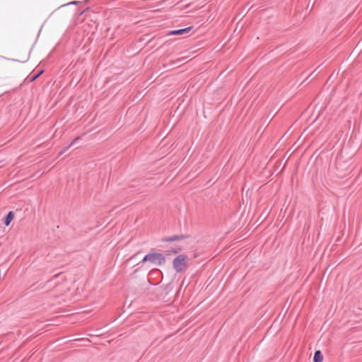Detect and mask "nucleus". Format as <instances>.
I'll use <instances>...</instances> for the list:
<instances>
[{
  "instance_id": "f257e3e1",
  "label": "nucleus",
  "mask_w": 362,
  "mask_h": 362,
  "mask_svg": "<svg viewBox=\"0 0 362 362\" xmlns=\"http://www.w3.org/2000/svg\"><path fill=\"white\" fill-rule=\"evenodd\" d=\"M148 262L151 264L160 266L165 263V257L162 253L157 252H150L149 253L146 255L142 259V260L140 262H139L136 265H144L145 263Z\"/></svg>"
},
{
  "instance_id": "f03ea898",
  "label": "nucleus",
  "mask_w": 362,
  "mask_h": 362,
  "mask_svg": "<svg viewBox=\"0 0 362 362\" xmlns=\"http://www.w3.org/2000/svg\"><path fill=\"white\" fill-rule=\"evenodd\" d=\"M188 261L187 255L181 254L174 258L173 261V267L177 273H180L183 270V268L187 267Z\"/></svg>"
},
{
  "instance_id": "7ed1b4c3",
  "label": "nucleus",
  "mask_w": 362,
  "mask_h": 362,
  "mask_svg": "<svg viewBox=\"0 0 362 362\" xmlns=\"http://www.w3.org/2000/svg\"><path fill=\"white\" fill-rule=\"evenodd\" d=\"M191 235L189 234H180V235H173L168 237H164L161 239L162 242L170 243L174 241L182 240L184 239H187L190 238Z\"/></svg>"
},
{
  "instance_id": "20e7f679",
  "label": "nucleus",
  "mask_w": 362,
  "mask_h": 362,
  "mask_svg": "<svg viewBox=\"0 0 362 362\" xmlns=\"http://www.w3.org/2000/svg\"><path fill=\"white\" fill-rule=\"evenodd\" d=\"M68 290L65 283H59L56 284L52 289V291L54 293L56 296L63 295Z\"/></svg>"
},
{
  "instance_id": "39448f33",
  "label": "nucleus",
  "mask_w": 362,
  "mask_h": 362,
  "mask_svg": "<svg viewBox=\"0 0 362 362\" xmlns=\"http://www.w3.org/2000/svg\"><path fill=\"white\" fill-rule=\"evenodd\" d=\"M15 214L13 211H10L3 218V223L6 226H8L11 221L14 219Z\"/></svg>"
},
{
  "instance_id": "423d86ee",
  "label": "nucleus",
  "mask_w": 362,
  "mask_h": 362,
  "mask_svg": "<svg viewBox=\"0 0 362 362\" xmlns=\"http://www.w3.org/2000/svg\"><path fill=\"white\" fill-rule=\"evenodd\" d=\"M190 30H191L190 27L182 28V29H179V30H174L170 31L169 34L173 35H182V34L188 33Z\"/></svg>"
},
{
  "instance_id": "0eeeda50",
  "label": "nucleus",
  "mask_w": 362,
  "mask_h": 362,
  "mask_svg": "<svg viewBox=\"0 0 362 362\" xmlns=\"http://www.w3.org/2000/svg\"><path fill=\"white\" fill-rule=\"evenodd\" d=\"M323 358V354H322L320 350H317L315 351L313 356V362H322Z\"/></svg>"
},
{
  "instance_id": "6e6552de",
  "label": "nucleus",
  "mask_w": 362,
  "mask_h": 362,
  "mask_svg": "<svg viewBox=\"0 0 362 362\" xmlns=\"http://www.w3.org/2000/svg\"><path fill=\"white\" fill-rule=\"evenodd\" d=\"M81 139V136H76L69 145L64 147L58 154V156H62L63 153H64L72 145H74L75 143H76L78 141H79Z\"/></svg>"
},
{
  "instance_id": "1a4fd4ad",
  "label": "nucleus",
  "mask_w": 362,
  "mask_h": 362,
  "mask_svg": "<svg viewBox=\"0 0 362 362\" xmlns=\"http://www.w3.org/2000/svg\"><path fill=\"white\" fill-rule=\"evenodd\" d=\"M182 250V248L180 246H177L175 247L172 248L170 250H168V254H178Z\"/></svg>"
},
{
  "instance_id": "9d476101",
  "label": "nucleus",
  "mask_w": 362,
  "mask_h": 362,
  "mask_svg": "<svg viewBox=\"0 0 362 362\" xmlns=\"http://www.w3.org/2000/svg\"><path fill=\"white\" fill-rule=\"evenodd\" d=\"M42 71H40L37 75H36L35 76L33 77L32 80L31 81H34L39 76L40 74H41Z\"/></svg>"
},
{
  "instance_id": "9b49d317",
  "label": "nucleus",
  "mask_w": 362,
  "mask_h": 362,
  "mask_svg": "<svg viewBox=\"0 0 362 362\" xmlns=\"http://www.w3.org/2000/svg\"><path fill=\"white\" fill-rule=\"evenodd\" d=\"M315 111H317L318 113H320L321 112H322V111H323V110H322V108L321 107V108H320L319 110L314 109V110H313V112H315Z\"/></svg>"
},
{
  "instance_id": "f8f14e48",
  "label": "nucleus",
  "mask_w": 362,
  "mask_h": 362,
  "mask_svg": "<svg viewBox=\"0 0 362 362\" xmlns=\"http://www.w3.org/2000/svg\"><path fill=\"white\" fill-rule=\"evenodd\" d=\"M44 287V285H42V284H40L38 286H37V288H42Z\"/></svg>"
},
{
  "instance_id": "ddd939ff",
  "label": "nucleus",
  "mask_w": 362,
  "mask_h": 362,
  "mask_svg": "<svg viewBox=\"0 0 362 362\" xmlns=\"http://www.w3.org/2000/svg\"><path fill=\"white\" fill-rule=\"evenodd\" d=\"M320 115H317V117L314 119L313 122H314L315 121H316L318 118V117L320 116Z\"/></svg>"
},
{
  "instance_id": "4468645a",
  "label": "nucleus",
  "mask_w": 362,
  "mask_h": 362,
  "mask_svg": "<svg viewBox=\"0 0 362 362\" xmlns=\"http://www.w3.org/2000/svg\"><path fill=\"white\" fill-rule=\"evenodd\" d=\"M78 2L77 1H72L70 3V4H76Z\"/></svg>"
},
{
  "instance_id": "2eb2a0df",
  "label": "nucleus",
  "mask_w": 362,
  "mask_h": 362,
  "mask_svg": "<svg viewBox=\"0 0 362 362\" xmlns=\"http://www.w3.org/2000/svg\"><path fill=\"white\" fill-rule=\"evenodd\" d=\"M336 165H337V168H338V165H339V160L337 161V164Z\"/></svg>"
},
{
  "instance_id": "dca6fc26",
  "label": "nucleus",
  "mask_w": 362,
  "mask_h": 362,
  "mask_svg": "<svg viewBox=\"0 0 362 362\" xmlns=\"http://www.w3.org/2000/svg\"><path fill=\"white\" fill-rule=\"evenodd\" d=\"M60 274H61V273H59V274H57L54 275V278L57 277Z\"/></svg>"
},
{
  "instance_id": "f3484780",
  "label": "nucleus",
  "mask_w": 362,
  "mask_h": 362,
  "mask_svg": "<svg viewBox=\"0 0 362 362\" xmlns=\"http://www.w3.org/2000/svg\"><path fill=\"white\" fill-rule=\"evenodd\" d=\"M136 255V254H135V255H132V256L131 257V258H130V259H132V258H133V257H134Z\"/></svg>"
},
{
  "instance_id": "a211bd4d",
  "label": "nucleus",
  "mask_w": 362,
  "mask_h": 362,
  "mask_svg": "<svg viewBox=\"0 0 362 362\" xmlns=\"http://www.w3.org/2000/svg\"><path fill=\"white\" fill-rule=\"evenodd\" d=\"M139 268H141V267H139L138 269H135V271H134V272H137V270H138Z\"/></svg>"
}]
</instances>
